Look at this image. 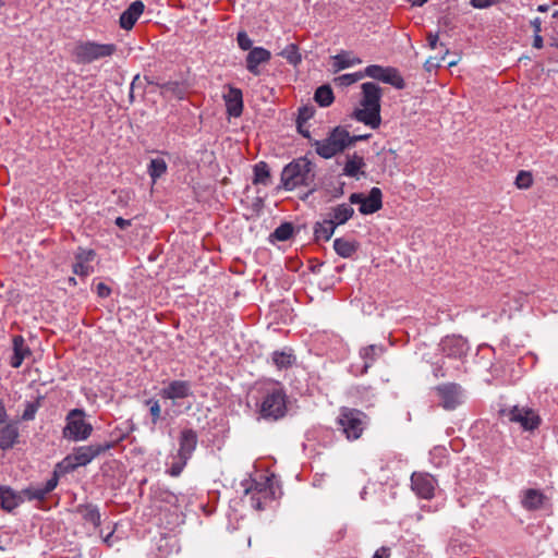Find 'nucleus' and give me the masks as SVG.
Listing matches in <instances>:
<instances>
[{
	"label": "nucleus",
	"mask_w": 558,
	"mask_h": 558,
	"mask_svg": "<svg viewBox=\"0 0 558 558\" xmlns=\"http://www.w3.org/2000/svg\"><path fill=\"white\" fill-rule=\"evenodd\" d=\"M315 179V165L306 157H299L283 167L280 181L286 191H293L300 186L308 187L302 197L305 199L317 191Z\"/></svg>",
	"instance_id": "obj_1"
},
{
	"label": "nucleus",
	"mask_w": 558,
	"mask_h": 558,
	"mask_svg": "<svg viewBox=\"0 0 558 558\" xmlns=\"http://www.w3.org/2000/svg\"><path fill=\"white\" fill-rule=\"evenodd\" d=\"M362 98L360 105L351 113V118L357 122L376 130L381 124L380 101L383 97L381 87L374 82H365L361 85Z\"/></svg>",
	"instance_id": "obj_2"
},
{
	"label": "nucleus",
	"mask_w": 558,
	"mask_h": 558,
	"mask_svg": "<svg viewBox=\"0 0 558 558\" xmlns=\"http://www.w3.org/2000/svg\"><path fill=\"white\" fill-rule=\"evenodd\" d=\"M128 434L120 432L116 434V439L111 441H105L101 444H90L87 446H81L75 448L74 451L65 457L61 463L58 464L63 472H73L80 466H85L90 463L95 458L105 453L107 450L112 449L119 441L126 438Z\"/></svg>",
	"instance_id": "obj_3"
},
{
	"label": "nucleus",
	"mask_w": 558,
	"mask_h": 558,
	"mask_svg": "<svg viewBox=\"0 0 558 558\" xmlns=\"http://www.w3.org/2000/svg\"><path fill=\"white\" fill-rule=\"evenodd\" d=\"M260 398L256 402L258 413L267 421H278L287 414V395L282 387L270 385L260 388Z\"/></svg>",
	"instance_id": "obj_4"
},
{
	"label": "nucleus",
	"mask_w": 558,
	"mask_h": 558,
	"mask_svg": "<svg viewBox=\"0 0 558 558\" xmlns=\"http://www.w3.org/2000/svg\"><path fill=\"white\" fill-rule=\"evenodd\" d=\"M338 429L350 441L359 439L368 423V416L361 410L341 407L336 420Z\"/></svg>",
	"instance_id": "obj_5"
},
{
	"label": "nucleus",
	"mask_w": 558,
	"mask_h": 558,
	"mask_svg": "<svg viewBox=\"0 0 558 558\" xmlns=\"http://www.w3.org/2000/svg\"><path fill=\"white\" fill-rule=\"evenodd\" d=\"M117 51L114 44H99L92 40L77 41L71 51L73 62L89 64L96 60L111 57Z\"/></svg>",
	"instance_id": "obj_6"
},
{
	"label": "nucleus",
	"mask_w": 558,
	"mask_h": 558,
	"mask_svg": "<svg viewBox=\"0 0 558 558\" xmlns=\"http://www.w3.org/2000/svg\"><path fill=\"white\" fill-rule=\"evenodd\" d=\"M347 140H349V131L338 125L330 130L325 140H314L312 145L315 147L318 156L324 159H330L348 148Z\"/></svg>",
	"instance_id": "obj_7"
},
{
	"label": "nucleus",
	"mask_w": 558,
	"mask_h": 558,
	"mask_svg": "<svg viewBox=\"0 0 558 558\" xmlns=\"http://www.w3.org/2000/svg\"><path fill=\"white\" fill-rule=\"evenodd\" d=\"M499 417L507 418L510 423H517L523 430L533 432L542 424L541 416L530 408H502L498 411Z\"/></svg>",
	"instance_id": "obj_8"
},
{
	"label": "nucleus",
	"mask_w": 558,
	"mask_h": 558,
	"mask_svg": "<svg viewBox=\"0 0 558 558\" xmlns=\"http://www.w3.org/2000/svg\"><path fill=\"white\" fill-rule=\"evenodd\" d=\"M85 412L82 409H73L66 415V425L63 428L65 438L78 441L87 439L92 432L93 426L84 418Z\"/></svg>",
	"instance_id": "obj_9"
},
{
	"label": "nucleus",
	"mask_w": 558,
	"mask_h": 558,
	"mask_svg": "<svg viewBox=\"0 0 558 558\" xmlns=\"http://www.w3.org/2000/svg\"><path fill=\"white\" fill-rule=\"evenodd\" d=\"M364 75L383 83L390 84L397 89H403L405 87V82L400 72L398 69L392 66L371 64L364 69Z\"/></svg>",
	"instance_id": "obj_10"
},
{
	"label": "nucleus",
	"mask_w": 558,
	"mask_h": 558,
	"mask_svg": "<svg viewBox=\"0 0 558 558\" xmlns=\"http://www.w3.org/2000/svg\"><path fill=\"white\" fill-rule=\"evenodd\" d=\"M386 348L383 344H369L362 347L359 350V357L361 364H352L350 372L354 376H363L367 374L368 369L377 362V360L385 353Z\"/></svg>",
	"instance_id": "obj_11"
},
{
	"label": "nucleus",
	"mask_w": 558,
	"mask_h": 558,
	"mask_svg": "<svg viewBox=\"0 0 558 558\" xmlns=\"http://www.w3.org/2000/svg\"><path fill=\"white\" fill-rule=\"evenodd\" d=\"M350 204H359V211L362 215H372L383 207V193L379 187H372L368 195L352 193L349 197Z\"/></svg>",
	"instance_id": "obj_12"
},
{
	"label": "nucleus",
	"mask_w": 558,
	"mask_h": 558,
	"mask_svg": "<svg viewBox=\"0 0 558 558\" xmlns=\"http://www.w3.org/2000/svg\"><path fill=\"white\" fill-rule=\"evenodd\" d=\"M435 390L445 410L452 411L463 403L464 390L457 383L438 385Z\"/></svg>",
	"instance_id": "obj_13"
},
{
	"label": "nucleus",
	"mask_w": 558,
	"mask_h": 558,
	"mask_svg": "<svg viewBox=\"0 0 558 558\" xmlns=\"http://www.w3.org/2000/svg\"><path fill=\"white\" fill-rule=\"evenodd\" d=\"M439 348L445 356L457 360L464 359L470 350L468 340L459 335L444 337L439 343Z\"/></svg>",
	"instance_id": "obj_14"
},
{
	"label": "nucleus",
	"mask_w": 558,
	"mask_h": 558,
	"mask_svg": "<svg viewBox=\"0 0 558 558\" xmlns=\"http://www.w3.org/2000/svg\"><path fill=\"white\" fill-rule=\"evenodd\" d=\"M437 481L428 473L414 472L411 475L412 490L423 499H432L435 496Z\"/></svg>",
	"instance_id": "obj_15"
},
{
	"label": "nucleus",
	"mask_w": 558,
	"mask_h": 558,
	"mask_svg": "<svg viewBox=\"0 0 558 558\" xmlns=\"http://www.w3.org/2000/svg\"><path fill=\"white\" fill-rule=\"evenodd\" d=\"M159 396L162 399L172 401L189 398L193 396L192 383L181 379L171 380L160 389Z\"/></svg>",
	"instance_id": "obj_16"
},
{
	"label": "nucleus",
	"mask_w": 558,
	"mask_h": 558,
	"mask_svg": "<svg viewBox=\"0 0 558 558\" xmlns=\"http://www.w3.org/2000/svg\"><path fill=\"white\" fill-rule=\"evenodd\" d=\"M271 59V52L264 47L252 48L246 58L245 66L246 70L255 76L260 75L259 65L269 62Z\"/></svg>",
	"instance_id": "obj_17"
},
{
	"label": "nucleus",
	"mask_w": 558,
	"mask_h": 558,
	"mask_svg": "<svg viewBox=\"0 0 558 558\" xmlns=\"http://www.w3.org/2000/svg\"><path fill=\"white\" fill-rule=\"evenodd\" d=\"M198 436L192 428H183L179 436L178 457L190 460L197 447Z\"/></svg>",
	"instance_id": "obj_18"
},
{
	"label": "nucleus",
	"mask_w": 558,
	"mask_h": 558,
	"mask_svg": "<svg viewBox=\"0 0 558 558\" xmlns=\"http://www.w3.org/2000/svg\"><path fill=\"white\" fill-rule=\"evenodd\" d=\"M150 85H156L160 89L162 97H174L177 99H183L187 93V87L183 82L168 81L165 83H158L150 80L148 76L144 77Z\"/></svg>",
	"instance_id": "obj_19"
},
{
	"label": "nucleus",
	"mask_w": 558,
	"mask_h": 558,
	"mask_svg": "<svg viewBox=\"0 0 558 558\" xmlns=\"http://www.w3.org/2000/svg\"><path fill=\"white\" fill-rule=\"evenodd\" d=\"M58 474L57 472L53 473V475L47 480V482L37 487H27L22 490V496L24 497V500H44L49 493H51L58 485Z\"/></svg>",
	"instance_id": "obj_20"
},
{
	"label": "nucleus",
	"mask_w": 558,
	"mask_h": 558,
	"mask_svg": "<svg viewBox=\"0 0 558 558\" xmlns=\"http://www.w3.org/2000/svg\"><path fill=\"white\" fill-rule=\"evenodd\" d=\"M547 496L536 488H527L522 492L521 505L527 511H536L544 507Z\"/></svg>",
	"instance_id": "obj_21"
},
{
	"label": "nucleus",
	"mask_w": 558,
	"mask_h": 558,
	"mask_svg": "<svg viewBox=\"0 0 558 558\" xmlns=\"http://www.w3.org/2000/svg\"><path fill=\"white\" fill-rule=\"evenodd\" d=\"M145 5L141 0L132 2L126 10L120 15V27L130 31L133 28L142 13L144 12Z\"/></svg>",
	"instance_id": "obj_22"
},
{
	"label": "nucleus",
	"mask_w": 558,
	"mask_h": 558,
	"mask_svg": "<svg viewBox=\"0 0 558 558\" xmlns=\"http://www.w3.org/2000/svg\"><path fill=\"white\" fill-rule=\"evenodd\" d=\"M227 112L230 117L238 118L243 112V93L240 88L230 86L228 94L223 96Z\"/></svg>",
	"instance_id": "obj_23"
},
{
	"label": "nucleus",
	"mask_w": 558,
	"mask_h": 558,
	"mask_svg": "<svg viewBox=\"0 0 558 558\" xmlns=\"http://www.w3.org/2000/svg\"><path fill=\"white\" fill-rule=\"evenodd\" d=\"M24 502L22 492L17 493L10 486H0V508L11 512Z\"/></svg>",
	"instance_id": "obj_24"
},
{
	"label": "nucleus",
	"mask_w": 558,
	"mask_h": 558,
	"mask_svg": "<svg viewBox=\"0 0 558 558\" xmlns=\"http://www.w3.org/2000/svg\"><path fill=\"white\" fill-rule=\"evenodd\" d=\"M13 355L10 360V365L13 368H19L23 361L32 354L29 347L25 343V339L21 335H15L12 339Z\"/></svg>",
	"instance_id": "obj_25"
},
{
	"label": "nucleus",
	"mask_w": 558,
	"mask_h": 558,
	"mask_svg": "<svg viewBox=\"0 0 558 558\" xmlns=\"http://www.w3.org/2000/svg\"><path fill=\"white\" fill-rule=\"evenodd\" d=\"M353 216L354 209L351 204L342 203L330 208L328 220H331L332 225L337 228L348 222Z\"/></svg>",
	"instance_id": "obj_26"
},
{
	"label": "nucleus",
	"mask_w": 558,
	"mask_h": 558,
	"mask_svg": "<svg viewBox=\"0 0 558 558\" xmlns=\"http://www.w3.org/2000/svg\"><path fill=\"white\" fill-rule=\"evenodd\" d=\"M20 433L16 423H8L0 428V449L9 450L17 442Z\"/></svg>",
	"instance_id": "obj_27"
},
{
	"label": "nucleus",
	"mask_w": 558,
	"mask_h": 558,
	"mask_svg": "<svg viewBox=\"0 0 558 558\" xmlns=\"http://www.w3.org/2000/svg\"><path fill=\"white\" fill-rule=\"evenodd\" d=\"M76 512L82 517V519L93 525L96 530L101 524V514L99 508L93 504H81L76 507Z\"/></svg>",
	"instance_id": "obj_28"
},
{
	"label": "nucleus",
	"mask_w": 558,
	"mask_h": 558,
	"mask_svg": "<svg viewBox=\"0 0 558 558\" xmlns=\"http://www.w3.org/2000/svg\"><path fill=\"white\" fill-rule=\"evenodd\" d=\"M359 247L360 243L355 240L350 241L344 238H337L333 241V250L342 258H352Z\"/></svg>",
	"instance_id": "obj_29"
},
{
	"label": "nucleus",
	"mask_w": 558,
	"mask_h": 558,
	"mask_svg": "<svg viewBox=\"0 0 558 558\" xmlns=\"http://www.w3.org/2000/svg\"><path fill=\"white\" fill-rule=\"evenodd\" d=\"M271 360L276 367L281 371L290 368L295 363L296 357L292 349H284L282 351H274Z\"/></svg>",
	"instance_id": "obj_30"
},
{
	"label": "nucleus",
	"mask_w": 558,
	"mask_h": 558,
	"mask_svg": "<svg viewBox=\"0 0 558 558\" xmlns=\"http://www.w3.org/2000/svg\"><path fill=\"white\" fill-rule=\"evenodd\" d=\"M244 490L245 494H257L263 495L265 499H274V490L269 478H265L263 482L251 481Z\"/></svg>",
	"instance_id": "obj_31"
},
{
	"label": "nucleus",
	"mask_w": 558,
	"mask_h": 558,
	"mask_svg": "<svg viewBox=\"0 0 558 558\" xmlns=\"http://www.w3.org/2000/svg\"><path fill=\"white\" fill-rule=\"evenodd\" d=\"M337 228L332 225L331 220L324 219L323 221H317L314 225V240L316 242L324 240L329 241L332 234L335 233V230Z\"/></svg>",
	"instance_id": "obj_32"
},
{
	"label": "nucleus",
	"mask_w": 558,
	"mask_h": 558,
	"mask_svg": "<svg viewBox=\"0 0 558 558\" xmlns=\"http://www.w3.org/2000/svg\"><path fill=\"white\" fill-rule=\"evenodd\" d=\"M363 167H365L364 158L354 153L352 156H348V160L343 168V174L351 178H357Z\"/></svg>",
	"instance_id": "obj_33"
},
{
	"label": "nucleus",
	"mask_w": 558,
	"mask_h": 558,
	"mask_svg": "<svg viewBox=\"0 0 558 558\" xmlns=\"http://www.w3.org/2000/svg\"><path fill=\"white\" fill-rule=\"evenodd\" d=\"M168 170V165L162 158H154L147 166V173L150 177L153 183H156Z\"/></svg>",
	"instance_id": "obj_34"
},
{
	"label": "nucleus",
	"mask_w": 558,
	"mask_h": 558,
	"mask_svg": "<svg viewBox=\"0 0 558 558\" xmlns=\"http://www.w3.org/2000/svg\"><path fill=\"white\" fill-rule=\"evenodd\" d=\"M254 178H253V184H262V185H269L270 183V170L265 161L257 162L254 168Z\"/></svg>",
	"instance_id": "obj_35"
},
{
	"label": "nucleus",
	"mask_w": 558,
	"mask_h": 558,
	"mask_svg": "<svg viewBox=\"0 0 558 558\" xmlns=\"http://www.w3.org/2000/svg\"><path fill=\"white\" fill-rule=\"evenodd\" d=\"M294 232V227L291 222H283L279 227L275 229L272 233L269 235V241L275 243L276 241L284 242L292 238Z\"/></svg>",
	"instance_id": "obj_36"
},
{
	"label": "nucleus",
	"mask_w": 558,
	"mask_h": 558,
	"mask_svg": "<svg viewBox=\"0 0 558 558\" xmlns=\"http://www.w3.org/2000/svg\"><path fill=\"white\" fill-rule=\"evenodd\" d=\"M314 100L320 107H329L335 100L332 88L327 84L317 87L314 94Z\"/></svg>",
	"instance_id": "obj_37"
},
{
	"label": "nucleus",
	"mask_w": 558,
	"mask_h": 558,
	"mask_svg": "<svg viewBox=\"0 0 558 558\" xmlns=\"http://www.w3.org/2000/svg\"><path fill=\"white\" fill-rule=\"evenodd\" d=\"M280 56L284 58L291 65H299L302 62V56L299 51L296 44H289L280 52Z\"/></svg>",
	"instance_id": "obj_38"
},
{
	"label": "nucleus",
	"mask_w": 558,
	"mask_h": 558,
	"mask_svg": "<svg viewBox=\"0 0 558 558\" xmlns=\"http://www.w3.org/2000/svg\"><path fill=\"white\" fill-rule=\"evenodd\" d=\"M44 399V396L39 395L37 396L36 400L27 401L25 403V409L22 413V420L26 422L33 421L36 416L38 409L41 407V402Z\"/></svg>",
	"instance_id": "obj_39"
},
{
	"label": "nucleus",
	"mask_w": 558,
	"mask_h": 558,
	"mask_svg": "<svg viewBox=\"0 0 558 558\" xmlns=\"http://www.w3.org/2000/svg\"><path fill=\"white\" fill-rule=\"evenodd\" d=\"M335 60V66L337 70H343L347 68H350L356 63H361V59H350L349 52L342 51L333 57Z\"/></svg>",
	"instance_id": "obj_40"
},
{
	"label": "nucleus",
	"mask_w": 558,
	"mask_h": 558,
	"mask_svg": "<svg viewBox=\"0 0 558 558\" xmlns=\"http://www.w3.org/2000/svg\"><path fill=\"white\" fill-rule=\"evenodd\" d=\"M145 405L149 408V415L151 423L156 425L162 417H161V407L159 403V400L155 398H149L145 400Z\"/></svg>",
	"instance_id": "obj_41"
},
{
	"label": "nucleus",
	"mask_w": 558,
	"mask_h": 558,
	"mask_svg": "<svg viewBox=\"0 0 558 558\" xmlns=\"http://www.w3.org/2000/svg\"><path fill=\"white\" fill-rule=\"evenodd\" d=\"M187 461L189 460H184L183 458L178 457L177 454L173 458L170 468L167 470V473L172 477L179 476L183 472L185 465L187 464Z\"/></svg>",
	"instance_id": "obj_42"
},
{
	"label": "nucleus",
	"mask_w": 558,
	"mask_h": 558,
	"mask_svg": "<svg viewBox=\"0 0 558 558\" xmlns=\"http://www.w3.org/2000/svg\"><path fill=\"white\" fill-rule=\"evenodd\" d=\"M364 75V72L342 74L335 78V82L340 86H350L361 80Z\"/></svg>",
	"instance_id": "obj_43"
},
{
	"label": "nucleus",
	"mask_w": 558,
	"mask_h": 558,
	"mask_svg": "<svg viewBox=\"0 0 558 558\" xmlns=\"http://www.w3.org/2000/svg\"><path fill=\"white\" fill-rule=\"evenodd\" d=\"M533 184L532 173L525 170L519 171L515 178V185L519 189H529Z\"/></svg>",
	"instance_id": "obj_44"
},
{
	"label": "nucleus",
	"mask_w": 558,
	"mask_h": 558,
	"mask_svg": "<svg viewBox=\"0 0 558 558\" xmlns=\"http://www.w3.org/2000/svg\"><path fill=\"white\" fill-rule=\"evenodd\" d=\"M248 496L250 506L255 510H264L267 501H271L272 499H265L263 495L257 494H245Z\"/></svg>",
	"instance_id": "obj_45"
},
{
	"label": "nucleus",
	"mask_w": 558,
	"mask_h": 558,
	"mask_svg": "<svg viewBox=\"0 0 558 558\" xmlns=\"http://www.w3.org/2000/svg\"><path fill=\"white\" fill-rule=\"evenodd\" d=\"M315 109L312 106H302L298 109L296 123H306L313 118Z\"/></svg>",
	"instance_id": "obj_46"
},
{
	"label": "nucleus",
	"mask_w": 558,
	"mask_h": 558,
	"mask_svg": "<svg viewBox=\"0 0 558 558\" xmlns=\"http://www.w3.org/2000/svg\"><path fill=\"white\" fill-rule=\"evenodd\" d=\"M95 256H96V253L94 250H85V248L78 247V251L75 254V262L88 264L89 262H92L94 259Z\"/></svg>",
	"instance_id": "obj_47"
},
{
	"label": "nucleus",
	"mask_w": 558,
	"mask_h": 558,
	"mask_svg": "<svg viewBox=\"0 0 558 558\" xmlns=\"http://www.w3.org/2000/svg\"><path fill=\"white\" fill-rule=\"evenodd\" d=\"M236 43L240 49L246 51L251 50L253 47V40L248 37L245 31H240L236 35Z\"/></svg>",
	"instance_id": "obj_48"
},
{
	"label": "nucleus",
	"mask_w": 558,
	"mask_h": 558,
	"mask_svg": "<svg viewBox=\"0 0 558 558\" xmlns=\"http://www.w3.org/2000/svg\"><path fill=\"white\" fill-rule=\"evenodd\" d=\"M72 270L74 275H77L80 277H87L94 271V268L88 264L75 262L72 266Z\"/></svg>",
	"instance_id": "obj_49"
},
{
	"label": "nucleus",
	"mask_w": 558,
	"mask_h": 558,
	"mask_svg": "<svg viewBox=\"0 0 558 558\" xmlns=\"http://www.w3.org/2000/svg\"><path fill=\"white\" fill-rule=\"evenodd\" d=\"M96 293L99 298L106 299L111 294V288L104 282L96 286Z\"/></svg>",
	"instance_id": "obj_50"
},
{
	"label": "nucleus",
	"mask_w": 558,
	"mask_h": 558,
	"mask_svg": "<svg viewBox=\"0 0 558 558\" xmlns=\"http://www.w3.org/2000/svg\"><path fill=\"white\" fill-rule=\"evenodd\" d=\"M499 0H470L472 7L476 9H485L498 3Z\"/></svg>",
	"instance_id": "obj_51"
},
{
	"label": "nucleus",
	"mask_w": 558,
	"mask_h": 558,
	"mask_svg": "<svg viewBox=\"0 0 558 558\" xmlns=\"http://www.w3.org/2000/svg\"><path fill=\"white\" fill-rule=\"evenodd\" d=\"M371 136H372V134H369V133L361 134V135H350L349 134V140H347L348 147L355 145L357 142L367 141L371 138Z\"/></svg>",
	"instance_id": "obj_52"
},
{
	"label": "nucleus",
	"mask_w": 558,
	"mask_h": 558,
	"mask_svg": "<svg viewBox=\"0 0 558 558\" xmlns=\"http://www.w3.org/2000/svg\"><path fill=\"white\" fill-rule=\"evenodd\" d=\"M347 534V524H341L333 533H332V541L333 542H340L344 538Z\"/></svg>",
	"instance_id": "obj_53"
},
{
	"label": "nucleus",
	"mask_w": 558,
	"mask_h": 558,
	"mask_svg": "<svg viewBox=\"0 0 558 558\" xmlns=\"http://www.w3.org/2000/svg\"><path fill=\"white\" fill-rule=\"evenodd\" d=\"M426 39H427V43H428V47L430 49H436L437 48L438 39H439L438 33H432V32L427 33Z\"/></svg>",
	"instance_id": "obj_54"
},
{
	"label": "nucleus",
	"mask_w": 558,
	"mask_h": 558,
	"mask_svg": "<svg viewBox=\"0 0 558 558\" xmlns=\"http://www.w3.org/2000/svg\"><path fill=\"white\" fill-rule=\"evenodd\" d=\"M390 557V548L383 546L377 549L373 556V558H389Z\"/></svg>",
	"instance_id": "obj_55"
},
{
	"label": "nucleus",
	"mask_w": 558,
	"mask_h": 558,
	"mask_svg": "<svg viewBox=\"0 0 558 558\" xmlns=\"http://www.w3.org/2000/svg\"><path fill=\"white\" fill-rule=\"evenodd\" d=\"M114 223L117 227H119L121 230H125L128 229L131 225H132V220L130 219H124L122 217H118L116 218L114 220Z\"/></svg>",
	"instance_id": "obj_56"
},
{
	"label": "nucleus",
	"mask_w": 558,
	"mask_h": 558,
	"mask_svg": "<svg viewBox=\"0 0 558 558\" xmlns=\"http://www.w3.org/2000/svg\"><path fill=\"white\" fill-rule=\"evenodd\" d=\"M298 132L305 138L310 140L311 143L314 141L311 137V132L307 128L304 126V123H296Z\"/></svg>",
	"instance_id": "obj_57"
},
{
	"label": "nucleus",
	"mask_w": 558,
	"mask_h": 558,
	"mask_svg": "<svg viewBox=\"0 0 558 558\" xmlns=\"http://www.w3.org/2000/svg\"><path fill=\"white\" fill-rule=\"evenodd\" d=\"M531 26L533 27L534 34H541L542 32V21L539 17H535L531 21Z\"/></svg>",
	"instance_id": "obj_58"
},
{
	"label": "nucleus",
	"mask_w": 558,
	"mask_h": 558,
	"mask_svg": "<svg viewBox=\"0 0 558 558\" xmlns=\"http://www.w3.org/2000/svg\"><path fill=\"white\" fill-rule=\"evenodd\" d=\"M543 46H544V40H543V37L541 36V34H534L533 47L536 49H541V48H543Z\"/></svg>",
	"instance_id": "obj_59"
},
{
	"label": "nucleus",
	"mask_w": 558,
	"mask_h": 558,
	"mask_svg": "<svg viewBox=\"0 0 558 558\" xmlns=\"http://www.w3.org/2000/svg\"><path fill=\"white\" fill-rule=\"evenodd\" d=\"M433 374L437 378L446 376L442 365H436L433 369Z\"/></svg>",
	"instance_id": "obj_60"
},
{
	"label": "nucleus",
	"mask_w": 558,
	"mask_h": 558,
	"mask_svg": "<svg viewBox=\"0 0 558 558\" xmlns=\"http://www.w3.org/2000/svg\"><path fill=\"white\" fill-rule=\"evenodd\" d=\"M7 418V411H5V407H4V403L2 402V400H0V424L3 423Z\"/></svg>",
	"instance_id": "obj_61"
},
{
	"label": "nucleus",
	"mask_w": 558,
	"mask_h": 558,
	"mask_svg": "<svg viewBox=\"0 0 558 558\" xmlns=\"http://www.w3.org/2000/svg\"><path fill=\"white\" fill-rule=\"evenodd\" d=\"M140 84V74L135 75L132 83H131V89H134L138 86Z\"/></svg>",
	"instance_id": "obj_62"
},
{
	"label": "nucleus",
	"mask_w": 558,
	"mask_h": 558,
	"mask_svg": "<svg viewBox=\"0 0 558 558\" xmlns=\"http://www.w3.org/2000/svg\"><path fill=\"white\" fill-rule=\"evenodd\" d=\"M438 23L439 25L447 27L450 24V20L448 16H442L441 19H439Z\"/></svg>",
	"instance_id": "obj_63"
},
{
	"label": "nucleus",
	"mask_w": 558,
	"mask_h": 558,
	"mask_svg": "<svg viewBox=\"0 0 558 558\" xmlns=\"http://www.w3.org/2000/svg\"><path fill=\"white\" fill-rule=\"evenodd\" d=\"M343 186H344V183H341L340 186L336 190L333 197H340L343 195V193H344Z\"/></svg>",
	"instance_id": "obj_64"
}]
</instances>
